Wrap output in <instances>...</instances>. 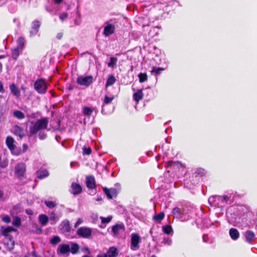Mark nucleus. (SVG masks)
Listing matches in <instances>:
<instances>
[{
	"mask_svg": "<svg viewBox=\"0 0 257 257\" xmlns=\"http://www.w3.org/2000/svg\"><path fill=\"white\" fill-rule=\"evenodd\" d=\"M48 124V119L43 118L32 123L30 127V134L31 135L37 134L39 131L47 129Z\"/></svg>",
	"mask_w": 257,
	"mask_h": 257,
	"instance_id": "1",
	"label": "nucleus"
},
{
	"mask_svg": "<svg viewBox=\"0 0 257 257\" xmlns=\"http://www.w3.org/2000/svg\"><path fill=\"white\" fill-rule=\"evenodd\" d=\"M77 83L80 85L88 86L93 82V77L90 76H79L77 78Z\"/></svg>",
	"mask_w": 257,
	"mask_h": 257,
	"instance_id": "2",
	"label": "nucleus"
},
{
	"mask_svg": "<svg viewBox=\"0 0 257 257\" xmlns=\"http://www.w3.org/2000/svg\"><path fill=\"white\" fill-rule=\"evenodd\" d=\"M35 89L39 93H45L47 89L46 84L43 79L37 80L34 84Z\"/></svg>",
	"mask_w": 257,
	"mask_h": 257,
	"instance_id": "3",
	"label": "nucleus"
},
{
	"mask_svg": "<svg viewBox=\"0 0 257 257\" xmlns=\"http://www.w3.org/2000/svg\"><path fill=\"white\" fill-rule=\"evenodd\" d=\"M91 233L92 230L89 227H82L77 230V235L83 238H89L91 235Z\"/></svg>",
	"mask_w": 257,
	"mask_h": 257,
	"instance_id": "4",
	"label": "nucleus"
},
{
	"mask_svg": "<svg viewBox=\"0 0 257 257\" xmlns=\"http://www.w3.org/2000/svg\"><path fill=\"white\" fill-rule=\"evenodd\" d=\"M141 237L136 233H133L131 235V248L133 250H136L139 249V243L140 242Z\"/></svg>",
	"mask_w": 257,
	"mask_h": 257,
	"instance_id": "5",
	"label": "nucleus"
},
{
	"mask_svg": "<svg viewBox=\"0 0 257 257\" xmlns=\"http://www.w3.org/2000/svg\"><path fill=\"white\" fill-rule=\"evenodd\" d=\"M26 172V165L23 163H18L15 167V174L18 177L24 175Z\"/></svg>",
	"mask_w": 257,
	"mask_h": 257,
	"instance_id": "6",
	"label": "nucleus"
},
{
	"mask_svg": "<svg viewBox=\"0 0 257 257\" xmlns=\"http://www.w3.org/2000/svg\"><path fill=\"white\" fill-rule=\"evenodd\" d=\"M115 30V27L113 25L105 23V26L104 28L103 34L105 36H108L112 34Z\"/></svg>",
	"mask_w": 257,
	"mask_h": 257,
	"instance_id": "7",
	"label": "nucleus"
},
{
	"mask_svg": "<svg viewBox=\"0 0 257 257\" xmlns=\"http://www.w3.org/2000/svg\"><path fill=\"white\" fill-rule=\"evenodd\" d=\"M2 230L3 234L7 237L11 241L12 244L11 248H13L14 242L12 240V236L9 235V233L15 230V229L12 227H8L7 228L2 227Z\"/></svg>",
	"mask_w": 257,
	"mask_h": 257,
	"instance_id": "8",
	"label": "nucleus"
},
{
	"mask_svg": "<svg viewBox=\"0 0 257 257\" xmlns=\"http://www.w3.org/2000/svg\"><path fill=\"white\" fill-rule=\"evenodd\" d=\"M70 250L69 245L66 244H59L57 248L58 253L64 254L69 252Z\"/></svg>",
	"mask_w": 257,
	"mask_h": 257,
	"instance_id": "9",
	"label": "nucleus"
},
{
	"mask_svg": "<svg viewBox=\"0 0 257 257\" xmlns=\"http://www.w3.org/2000/svg\"><path fill=\"white\" fill-rule=\"evenodd\" d=\"M41 23L38 21H35L32 23V29L30 31L31 36H34L38 32Z\"/></svg>",
	"mask_w": 257,
	"mask_h": 257,
	"instance_id": "10",
	"label": "nucleus"
},
{
	"mask_svg": "<svg viewBox=\"0 0 257 257\" xmlns=\"http://www.w3.org/2000/svg\"><path fill=\"white\" fill-rule=\"evenodd\" d=\"M60 226V229L63 232H68L70 231L69 221L67 220H64Z\"/></svg>",
	"mask_w": 257,
	"mask_h": 257,
	"instance_id": "11",
	"label": "nucleus"
},
{
	"mask_svg": "<svg viewBox=\"0 0 257 257\" xmlns=\"http://www.w3.org/2000/svg\"><path fill=\"white\" fill-rule=\"evenodd\" d=\"M103 191L109 199H112L113 196H116L117 193L116 190L114 188L109 189L106 188H104Z\"/></svg>",
	"mask_w": 257,
	"mask_h": 257,
	"instance_id": "12",
	"label": "nucleus"
},
{
	"mask_svg": "<svg viewBox=\"0 0 257 257\" xmlns=\"http://www.w3.org/2000/svg\"><path fill=\"white\" fill-rule=\"evenodd\" d=\"M86 184L89 189H93L95 187V179L93 176H88L86 178Z\"/></svg>",
	"mask_w": 257,
	"mask_h": 257,
	"instance_id": "13",
	"label": "nucleus"
},
{
	"mask_svg": "<svg viewBox=\"0 0 257 257\" xmlns=\"http://www.w3.org/2000/svg\"><path fill=\"white\" fill-rule=\"evenodd\" d=\"M106 254L107 257H116L118 255V251L116 247H110Z\"/></svg>",
	"mask_w": 257,
	"mask_h": 257,
	"instance_id": "14",
	"label": "nucleus"
},
{
	"mask_svg": "<svg viewBox=\"0 0 257 257\" xmlns=\"http://www.w3.org/2000/svg\"><path fill=\"white\" fill-rule=\"evenodd\" d=\"M72 193L76 195L80 193L81 192L82 188L81 186L77 183H73L71 185Z\"/></svg>",
	"mask_w": 257,
	"mask_h": 257,
	"instance_id": "15",
	"label": "nucleus"
},
{
	"mask_svg": "<svg viewBox=\"0 0 257 257\" xmlns=\"http://www.w3.org/2000/svg\"><path fill=\"white\" fill-rule=\"evenodd\" d=\"M14 132L15 135L22 139L25 136V132L23 128L18 125L14 126Z\"/></svg>",
	"mask_w": 257,
	"mask_h": 257,
	"instance_id": "16",
	"label": "nucleus"
},
{
	"mask_svg": "<svg viewBox=\"0 0 257 257\" xmlns=\"http://www.w3.org/2000/svg\"><path fill=\"white\" fill-rule=\"evenodd\" d=\"M229 235L233 240H236L239 236V233L236 229L232 228L229 230Z\"/></svg>",
	"mask_w": 257,
	"mask_h": 257,
	"instance_id": "17",
	"label": "nucleus"
},
{
	"mask_svg": "<svg viewBox=\"0 0 257 257\" xmlns=\"http://www.w3.org/2000/svg\"><path fill=\"white\" fill-rule=\"evenodd\" d=\"M111 228L114 235L116 236L119 234L120 230H124V226L121 224H116L113 226Z\"/></svg>",
	"mask_w": 257,
	"mask_h": 257,
	"instance_id": "18",
	"label": "nucleus"
},
{
	"mask_svg": "<svg viewBox=\"0 0 257 257\" xmlns=\"http://www.w3.org/2000/svg\"><path fill=\"white\" fill-rule=\"evenodd\" d=\"M255 236L254 233L250 230H247L245 232L246 240L248 243H251Z\"/></svg>",
	"mask_w": 257,
	"mask_h": 257,
	"instance_id": "19",
	"label": "nucleus"
},
{
	"mask_svg": "<svg viewBox=\"0 0 257 257\" xmlns=\"http://www.w3.org/2000/svg\"><path fill=\"white\" fill-rule=\"evenodd\" d=\"M143 95L142 90L139 89L137 92L133 94V98L137 103H138L139 101L142 99Z\"/></svg>",
	"mask_w": 257,
	"mask_h": 257,
	"instance_id": "20",
	"label": "nucleus"
},
{
	"mask_svg": "<svg viewBox=\"0 0 257 257\" xmlns=\"http://www.w3.org/2000/svg\"><path fill=\"white\" fill-rule=\"evenodd\" d=\"M172 214L175 217L181 219L182 217L183 212L178 207H175L172 211Z\"/></svg>",
	"mask_w": 257,
	"mask_h": 257,
	"instance_id": "21",
	"label": "nucleus"
},
{
	"mask_svg": "<svg viewBox=\"0 0 257 257\" xmlns=\"http://www.w3.org/2000/svg\"><path fill=\"white\" fill-rule=\"evenodd\" d=\"M10 89L11 92L15 96H16L17 97H19V96H20V91L16 87V85L14 84H11L10 85Z\"/></svg>",
	"mask_w": 257,
	"mask_h": 257,
	"instance_id": "22",
	"label": "nucleus"
},
{
	"mask_svg": "<svg viewBox=\"0 0 257 257\" xmlns=\"http://www.w3.org/2000/svg\"><path fill=\"white\" fill-rule=\"evenodd\" d=\"M14 140L12 137L9 136L7 138L6 144L10 150H11L12 149H13L14 147H15V146L14 145Z\"/></svg>",
	"mask_w": 257,
	"mask_h": 257,
	"instance_id": "23",
	"label": "nucleus"
},
{
	"mask_svg": "<svg viewBox=\"0 0 257 257\" xmlns=\"http://www.w3.org/2000/svg\"><path fill=\"white\" fill-rule=\"evenodd\" d=\"M17 47L20 49V50L22 51L24 48L25 45V40L23 37H20L17 40Z\"/></svg>",
	"mask_w": 257,
	"mask_h": 257,
	"instance_id": "24",
	"label": "nucleus"
},
{
	"mask_svg": "<svg viewBox=\"0 0 257 257\" xmlns=\"http://www.w3.org/2000/svg\"><path fill=\"white\" fill-rule=\"evenodd\" d=\"M117 59L116 57H112L110 58V62L108 63V66L110 68H115Z\"/></svg>",
	"mask_w": 257,
	"mask_h": 257,
	"instance_id": "25",
	"label": "nucleus"
},
{
	"mask_svg": "<svg viewBox=\"0 0 257 257\" xmlns=\"http://www.w3.org/2000/svg\"><path fill=\"white\" fill-rule=\"evenodd\" d=\"M39 221L42 225H45L48 221V218L46 215L41 214L39 216Z\"/></svg>",
	"mask_w": 257,
	"mask_h": 257,
	"instance_id": "26",
	"label": "nucleus"
},
{
	"mask_svg": "<svg viewBox=\"0 0 257 257\" xmlns=\"http://www.w3.org/2000/svg\"><path fill=\"white\" fill-rule=\"evenodd\" d=\"M20 49L16 47L14 49H13L12 51V57L16 60L18 56H19V54H20Z\"/></svg>",
	"mask_w": 257,
	"mask_h": 257,
	"instance_id": "27",
	"label": "nucleus"
},
{
	"mask_svg": "<svg viewBox=\"0 0 257 257\" xmlns=\"http://www.w3.org/2000/svg\"><path fill=\"white\" fill-rule=\"evenodd\" d=\"M115 81V77L112 75H110L106 81L105 86L107 87L109 86L113 85Z\"/></svg>",
	"mask_w": 257,
	"mask_h": 257,
	"instance_id": "28",
	"label": "nucleus"
},
{
	"mask_svg": "<svg viewBox=\"0 0 257 257\" xmlns=\"http://www.w3.org/2000/svg\"><path fill=\"white\" fill-rule=\"evenodd\" d=\"M49 173L48 171L46 170H44L42 171H40L38 172V177L40 179L44 178L48 176Z\"/></svg>",
	"mask_w": 257,
	"mask_h": 257,
	"instance_id": "29",
	"label": "nucleus"
},
{
	"mask_svg": "<svg viewBox=\"0 0 257 257\" xmlns=\"http://www.w3.org/2000/svg\"><path fill=\"white\" fill-rule=\"evenodd\" d=\"M93 111V109L88 107H84L83 108V113L88 116H90Z\"/></svg>",
	"mask_w": 257,
	"mask_h": 257,
	"instance_id": "30",
	"label": "nucleus"
},
{
	"mask_svg": "<svg viewBox=\"0 0 257 257\" xmlns=\"http://www.w3.org/2000/svg\"><path fill=\"white\" fill-rule=\"evenodd\" d=\"M79 248V247L78 244L73 243L70 247V251H71L72 253L75 254L78 252Z\"/></svg>",
	"mask_w": 257,
	"mask_h": 257,
	"instance_id": "31",
	"label": "nucleus"
},
{
	"mask_svg": "<svg viewBox=\"0 0 257 257\" xmlns=\"http://www.w3.org/2000/svg\"><path fill=\"white\" fill-rule=\"evenodd\" d=\"M11 151L12 154L15 156H19L23 153L21 148H16L15 147H14Z\"/></svg>",
	"mask_w": 257,
	"mask_h": 257,
	"instance_id": "32",
	"label": "nucleus"
},
{
	"mask_svg": "<svg viewBox=\"0 0 257 257\" xmlns=\"http://www.w3.org/2000/svg\"><path fill=\"white\" fill-rule=\"evenodd\" d=\"M139 81L143 83L146 81L148 79V76L146 73H141L139 74Z\"/></svg>",
	"mask_w": 257,
	"mask_h": 257,
	"instance_id": "33",
	"label": "nucleus"
},
{
	"mask_svg": "<svg viewBox=\"0 0 257 257\" xmlns=\"http://www.w3.org/2000/svg\"><path fill=\"white\" fill-rule=\"evenodd\" d=\"M163 231L164 233L170 234L173 231L172 228L170 225H166L163 227Z\"/></svg>",
	"mask_w": 257,
	"mask_h": 257,
	"instance_id": "34",
	"label": "nucleus"
},
{
	"mask_svg": "<svg viewBox=\"0 0 257 257\" xmlns=\"http://www.w3.org/2000/svg\"><path fill=\"white\" fill-rule=\"evenodd\" d=\"M60 241L61 239L58 236H54L50 240L51 243L53 245H55L57 243L60 242Z\"/></svg>",
	"mask_w": 257,
	"mask_h": 257,
	"instance_id": "35",
	"label": "nucleus"
},
{
	"mask_svg": "<svg viewBox=\"0 0 257 257\" xmlns=\"http://www.w3.org/2000/svg\"><path fill=\"white\" fill-rule=\"evenodd\" d=\"M14 115L16 117L19 119H22L24 117V115L23 113L20 111L17 110L14 112Z\"/></svg>",
	"mask_w": 257,
	"mask_h": 257,
	"instance_id": "36",
	"label": "nucleus"
},
{
	"mask_svg": "<svg viewBox=\"0 0 257 257\" xmlns=\"http://www.w3.org/2000/svg\"><path fill=\"white\" fill-rule=\"evenodd\" d=\"M45 204L50 208H53L57 205V203L55 202L51 201H45Z\"/></svg>",
	"mask_w": 257,
	"mask_h": 257,
	"instance_id": "37",
	"label": "nucleus"
},
{
	"mask_svg": "<svg viewBox=\"0 0 257 257\" xmlns=\"http://www.w3.org/2000/svg\"><path fill=\"white\" fill-rule=\"evenodd\" d=\"M165 216V214L163 212H160L157 215L154 216V219L156 221H160L162 220Z\"/></svg>",
	"mask_w": 257,
	"mask_h": 257,
	"instance_id": "38",
	"label": "nucleus"
},
{
	"mask_svg": "<svg viewBox=\"0 0 257 257\" xmlns=\"http://www.w3.org/2000/svg\"><path fill=\"white\" fill-rule=\"evenodd\" d=\"M13 224L16 226H19L21 224V219L18 217H15L13 221Z\"/></svg>",
	"mask_w": 257,
	"mask_h": 257,
	"instance_id": "39",
	"label": "nucleus"
},
{
	"mask_svg": "<svg viewBox=\"0 0 257 257\" xmlns=\"http://www.w3.org/2000/svg\"><path fill=\"white\" fill-rule=\"evenodd\" d=\"M164 70V68H160V67H154L151 71V72L152 73H155L156 75L159 74L161 71Z\"/></svg>",
	"mask_w": 257,
	"mask_h": 257,
	"instance_id": "40",
	"label": "nucleus"
},
{
	"mask_svg": "<svg viewBox=\"0 0 257 257\" xmlns=\"http://www.w3.org/2000/svg\"><path fill=\"white\" fill-rule=\"evenodd\" d=\"M100 219L101 220L102 223H109L111 221V220L112 219V217L111 216H109L107 217H101Z\"/></svg>",
	"mask_w": 257,
	"mask_h": 257,
	"instance_id": "41",
	"label": "nucleus"
},
{
	"mask_svg": "<svg viewBox=\"0 0 257 257\" xmlns=\"http://www.w3.org/2000/svg\"><path fill=\"white\" fill-rule=\"evenodd\" d=\"M162 243H163L165 245L170 246L172 244V240L168 238H164L163 241H162Z\"/></svg>",
	"mask_w": 257,
	"mask_h": 257,
	"instance_id": "42",
	"label": "nucleus"
},
{
	"mask_svg": "<svg viewBox=\"0 0 257 257\" xmlns=\"http://www.w3.org/2000/svg\"><path fill=\"white\" fill-rule=\"evenodd\" d=\"M91 150L90 148H87L84 146L83 148V155H89L91 153Z\"/></svg>",
	"mask_w": 257,
	"mask_h": 257,
	"instance_id": "43",
	"label": "nucleus"
},
{
	"mask_svg": "<svg viewBox=\"0 0 257 257\" xmlns=\"http://www.w3.org/2000/svg\"><path fill=\"white\" fill-rule=\"evenodd\" d=\"M113 97H109L107 96H105L104 99V103L108 104L111 102V101L113 100Z\"/></svg>",
	"mask_w": 257,
	"mask_h": 257,
	"instance_id": "44",
	"label": "nucleus"
},
{
	"mask_svg": "<svg viewBox=\"0 0 257 257\" xmlns=\"http://www.w3.org/2000/svg\"><path fill=\"white\" fill-rule=\"evenodd\" d=\"M67 17H68V14L66 13H63L59 16V19L62 21H63L64 20H65L67 18Z\"/></svg>",
	"mask_w": 257,
	"mask_h": 257,
	"instance_id": "45",
	"label": "nucleus"
},
{
	"mask_svg": "<svg viewBox=\"0 0 257 257\" xmlns=\"http://www.w3.org/2000/svg\"><path fill=\"white\" fill-rule=\"evenodd\" d=\"M83 219L81 218L78 219V220H77L76 222L74 225V227L75 228L77 227L79 225H80L81 223L83 222Z\"/></svg>",
	"mask_w": 257,
	"mask_h": 257,
	"instance_id": "46",
	"label": "nucleus"
},
{
	"mask_svg": "<svg viewBox=\"0 0 257 257\" xmlns=\"http://www.w3.org/2000/svg\"><path fill=\"white\" fill-rule=\"evenodd\" d=\"M215 197L218 198V199H222V200L224 201L225 202H226L228 200V197L227 196H216Z\"/></svg>",
	"mask_w": 257,
	"mask_h": 257,
	"instance_id": "47",
	"label": "nucleus"
},
{
	"mask_svg": "<svg viewBox=\"0 0 257 257\" xmlns=\"http://www.w3.org/2000/svg\"><path fill=\"white\" fill-rule=\"evenodd\" d=\"M3 220L6 223H9L11 222V218L9 216L6 215L3 218Z\"/></svg>",
	"mask_w": 257,
	"mask_h": 257,
	"instance_id": "48",
	"label": "nucleus"
},
{
	"mask_svg": "<svg viewBox=\"0 0 257 257\" xmlns=\"http://www.w3.org/2000/svg\"><path fill=\"white\" fill-rule=\"evenodd\" d=\"M170 165H171V166H172V167H175L177 166H180V167H183L182 165L178 162H172V163H171Z\"/></svg>",
	"mask_w": 257,
	"mask_h": 257,
	"instance_id": "49",
	"label": "nucleus"
},
{
	"mask_svg": "<svg viewBox=\"0 0 257 257\" xmlns=\"http://www.w3.org/2000/svg\"><path fill=\"white\" fill-rule=\"evenodd\" d=\"M39 137L40 140H44L46 138L47 135L44 133H40L39 135Z\"/></svg>",
	"mask_w": 257,
	"mask_h": 257,
	"instance_id": "50",
	"label": "nucleus"
},
{
	"mask_svg": "<svg viewBox=\"0 0 257 257\" xmlns=\"http://www.w3.org/2000/svg\"><path fill=\"white\" fill-rule=\"evenodd\" d=\"M50 218V219H52V220H55L56 219V215L54 212H52L51 213Z\"/></svg>",
	"mask_w": 257,
	"mask_h": 257,
	"instance_id": "51",
	"label": "nucleus"
},
{
	"mask_svg": "<svg viewBox=\"0 0 257 257\" xmlns=\"http://www.w3.org/2000/svg\"><path fill=\"white\" fill-rule=\"evenodd\" d=\"M28 146L27 144H23V149H22L23 153H24L26 152L27 151V150H28Z\"/></svg>",
	"mask_w": 257,
	"mask_h": 257,
	"instance_id": "52",
	"label": "nucleus"
},
{
	"mask_svg": "<svg viewBox=\"0 0 257 257\" xmlns=\"http://www.w3.org/2000/svg\"><path fill=\"white\" fill-rule=\"evenodd\" d=\"M63 34L62 33H59L57 34L56 37L58 39L60 40L63 37Z\"/></svg>",
	"mask_w": 257,
	"mask_h": 257,
	"instance_id": "53",
	"label": "nucleus"
},
{
	"mask_svg": "<svg viewBox=\"0 0 257 257\" xmlns=\"http://www.w3.org/2000/svg\"><path fill=\"white\" fill-rule=\"evenodd\" d=\"M96 257H107L105 253H102L98 254Z\"/></svg>",
	"mask_w": 257,
	"mask_h": 257,
	"instance_id": "54",
	"label": "nucleus"
},
{
	"mask_svg": "<svg viewBox=\"0 0 257 257\" xmlns=\"http://www.w3.org/2000/svg\"><path fill=\"white\" fill-rule=\"evenodd\" d=\"M3 90V85L1 82H0V92Z\"/></svg>",
	"mask_w": 257,
	"mask_h": 257,
	"instance_id": "55",
	"label": "nucleus"
},
{
	"mask_svg": "<svg viewBox=\"0 0 257 257\" xmlns=\"http://www.w3.org/2000/svg\"><path fill=\"white\" fill-rule=\"evenodd\" d=\"M214 197H213V196H212V197H210L209 198V199H208V201H209V202L210 203V202H211L213 201V200H214Z\"/></svg>",
	"mask_w": 257,
	"mask_h": 257,
	"instance_id": "56",
	"label": "nucleus"
},
{
	"mask_svg": "<svg viewBox=\"0 0 257 257\" xmlns=\"http://www.w3.org/2000/svg\"><path fill=\"white\" fill-rule=\"evenodd\" d=\"M30 255H31V256H32V257H38V256L36 255V253H35V251H33V252H32V254H30Z\"/></svg>",
	"mask_w": 257,
	"mask_h": 257,
	"instance_id": "57",
	"label": "nucleus"
},
{
	"mask_svg": "<svg viewBox=\"0 0 257 257\" xmlns=\"http://www.w3.org/2000/svg\"><path fill=\"white\" fill-rule=\"evenodd\" d=\"M3 195H4L3 192L0 190V199L3 197Z\"/></svg>",
	"mask_w": 257,
	"mask_h": 257,
	"instance_id": "58",
	"label": "nucleus"
},
{
	"mask_svg": "<svg viewBox=\"0 0 257 257\" xmlns=\"http://www.w3.org/2000/svg\"><path fill=\"white\" fill-rule=\"evenodd\" d=\"M55 1L56 3H58V4H60L61 2H62V0H54Z\"/></svg>",
	"mask_w": 257,
	"mask_h": 257,
	"instance_id": "59",
	"label": "nucleus"
},
{
	"mask_svg": "<svg viewBox=\"0 0 257 257\" xmlns=\"http://www.w3.org/2000/svg\"><path fill=\"white\" fill-rule=\"evenodd\" d=\"M25 257H32L31 256L30 253H28L27 255L25 256Z\"/></svg>",
	"mask_w": 257,
	"mask_h": 257,
	"instance_id": "60",
	"label": "nucleus"
},
{
	"mask_svg": "<svg viewBox=\"0 0 257 257\" xmlns=\"http://www.w3.org/2000/svg\"><path fill=\"white\" fill-rule=\"evenodd\" d=\"M205 237H206L205 235H203V240L204 242H206Z\"/></svg>",
	"mask_w": 257,
	"mask_h": 257,
	"instance_id": "61",
	"label": "nucleus"
},
{
	"mask_svg": "<svg viewBox=\"0 0 257 257\" xmlns=\"http://www.w3.org/2000/svg\"><path fill=\"white\" fill-rule=\"evenodd\" d=\"M5 58L4 55H0V59Z\"/></svg>",
	"mask_w": 257,
	"mask_h": 257,
	"instance_id": "62",
	"label": "nucleus"
},
{
	"mask_svg": "<svg viewBox=\"0 0 257 257\" xmlns=\"http://www.w3.org/2000/svg\"><path fill=\"white\" fill-rule=\"evenodd\" d=\"M101 200H102V199H101V198H97L96 199V201H101Z\"/></svg>",
	"mask_w": 257,
	"mask_h": 257,
	"instance_id": "63",
	"label": "nucleus"
},
{
	"mask_svg": "<svg viewBox=\"0 0 257 257\" xmlns=\"http://www.w3.org/2000/svg\"><path fill=\"white\" fill-rule=\"evenodd\" d=\"M2 69V63L0 62V71H1Z\"/></svg>",
	"mask_w": 257,
	"mask_h": 257,
	"instance_id": "64",
	"label": "nucleus"
}]
</instances>
